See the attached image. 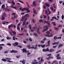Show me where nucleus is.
Here are the masks:
<instances>
[{
	"label": "nucleus",
	"instance_id": "nucleus-27",
	"mask_svg": "<svg viewBox=\"0 0 64 64\" xmlns=\"http://www.w3.org/2000/svg\"><path fill=\"white\" fill-rule=\"evenodd\" d=\"M52 19H56V20H58V19L56 18L55 17L53 16V17L52 18Z\"/></svg>",
	"mask_w": 64,
	"mask_h": 64
},
{
	"label": "nucleus",
	"instance_id": "nucleus-29",
	"mask_svg": "<svg viewBox=\"0 0 64 64\" xmlns=\"http://www.w3.org/2000/svg\"><path fill=\"white\" fill-rule=\"evenodd\" d=\"M45 13L46 15H47L48 14V11H47V10H45Z\"/></svg>",
	"mask_w": 64,
	"mask_h": 64
},
{
	"label": "nucleus",
	"instance_id": "nucleus-47",
	"mask_svg": "<svg viewBox=\"0 0 64 64\" xmlns=\"http://www.w3.org/2000/svg\"><path fill=\"white\" fill-rule=\"evenodd\" d=\"M29 40L31 42L32 41V39H31V38H29Z\"/></svg>",
	"mask_w": 64,
	"mask_h": 64
},
{
	"label": "nucleus",
	"instance_id": "nucleus-25",
	"mask_svg": "<svg viewBox=\"0 0 64 64\" xmlns=\"http://www.w3.org/2000/svg\"><path fill=\"white\" fill-rule=\"evenodd\" d=\"M24 33H22V34H18V35H19L20 36H23V35H24Z\"/></svg>",
	"mask_w": 64,
	"mask_h": 64
},
{
	"label": "nucleus",
	"instance_id": "nucleus-64",
	"mask_svg": "<svg viewBox=\"0 0 64 64\" xmlns=\"http://www.w3.org/2000/svg\"><path fill=\"white\" fill-rule=\"evenodd\" d=\"M43 8L44 9H46V7L45 6H43Z\"/></svg>",
	"mask_w": 64,
	"mask_h": 64
},
{
	"label": "nucleus",
	"instance_id": "nucleus-15",
	"mask_svg": "<svg viewBox=\"0 0 64 64\" xmlns=\"http://www.w3.org/2000/svg\"><path fill=\"white\" fill-rule=\"evenodd\" d=\"M1 18H2L1 19V20H5V18L4 17V16H2Z\"/></svg>",
	"mask_w": 64,
	"mask_h": 64
},
{
	"label": "nucleus",
	"instance_id": "nucleus-13",
	"mask_svg": "<svg viewBox=\"0 0 64 64\" xmlns=\"http://www.w3.org/2000/svg\"><path fill=\"white\" fill-rule=\"evenodd\" d=\"M32 64H38V62H32Z\"/></svg>",
	"mask_w": 64,
	"mask_h": 64
},
{
	"label": "nucleus",
	"instance_id": "nucleus-39",
	"mask_svg": "<svg viewBox=\"0 0 64 64\" xmlns=\"http://www.w3.org/2000/svg\"><path fill=\"white\" fill-rule=\"evenodd\" d=\"M29 28L30 29H32V28H31V24L29 25Z\"/></svg>",
	"mask_w": 64,
	"mask_h": 64
},
{
	"label": "nucleus",
	"instance_id": "nucleus-63",
	"mask_svg": "<svg viewBox=\"0 0 64 64\" xmlns=\"http://www.w3.org/2000/svg\"><path fill=\"white\" fill-rule=\"evenodd\" d=\"M53 34H51L50 35H48V37H52L53 36Z\"/></svg>",
	"mask_w": 64,
	"mask_h": 64
},
{
	"label": "nucleus",
	"instance_id": "nucleus-2",
	"mask_svg": "<svg viewBox=\"0 0 64 64\" xmlns=\"http://www.w3.org/2000/svg\"><path fill=\"white\" fill-rule=\"evenodd\" d=\"M10 53H18V51L12 50V51H10Z\"/></svg>",
	"mask_w": 64,
	"mask_h": 64
},
{
	"label": "nucleus",
	"instance_id": "nucleus-61",
	"mask_svg": "<svg viewBox=\"0 0 64 64\" xmlns=\"http://www.w3.org/2000/svg\"><path fill=\"white\" fill-rule=\"evenodd\" d=\"M38 33V34H41V32H39V31H38V32H37Z\"/></svg>",
	"mask_w": 64,
	"mask_h": 64
},
{
	"label": "nucleus",
	"instance_id": "nucleus-17",
	"mask_svg": "<svg viewBox=\"0 0 64 64\" xmlns=\"http://www.w3.org/2000/svg\"><path fill=\"white\" fill-rule=\"evenodd\" d=\"M46 6H47V7H49L50 6V4H49L48 3H46Z\"/></svg>",
	"mask_w": 64,
	"mask_h": 64
},
{
	"label": "nucleus",
	"instance_id": "nucleus-7",
	"mask_svg": "<svg viewBox=\"0 0 64 64\" xmlns=\"http://www.w3.org/2000/svg\"><path fill=\"white\" fill-rule=\"evenodd\" d=\"M14 44H13V45L14 46H17L18 45V44H19V43L17 42H15L14 43Z\"/></svg>",
	"mask_w": 64,
	"mask_h": 64
},
{
	"label": "nucleus",
	"instance_id": "nucleus-41",
	"mask_svg": "<svg viewBox=\"0 0 64 64\" xmlns=\"http://www.w3.org/2000/svg\"><path fill=\"white\" fill-rule=\"evenodd\" d=\"M9 52V50H7L6 51L4 52V53H8Z\"/></svg>",
	"mask_w": 64,
	"mask_h": 64
},
{
	"label": "nucleus",
	"instance_id": "nucleus-50",
	"mask_svg": "<svg viewBox=\"0 0 64 64\" xmlns=\"http://www.w3.org/2000/svg\"><path fill=\"white\" fill-rule=\"evenodd\" d=\"M18 1L20 2V3H22V4H24V2H22V1H21V0H18Z\"/></svg>",
	"mask_w": 64,
	"mask_h": 64
},
{
	"label": "nucleus",
	"instance_id": "nucleus-3",
	"mask_svg": "<svg viewBox=\"0 0 64 64\" xmlns=\"http://www.w3.org/2000/svg\"><path fill=\"white\" fill-rule=\"evenodd\" d=\"M14 6V5H12L11 6V8H12L16 10H17V7L16 6Z\"/></svg>",
	"mask_w": 64,
	"mask_h": 64
},
{
	"label": "nucleus",
	"instance_id": "nucleus-5",
	"mask_svg": "<svg viewBox=\"0 0 64 64\" xmlns=\"http://www.w3.org/2000/svg\"><path fill=\"white\" fill-rule=\"evenodd\" d=\"M53 57H52L51 56H50L48 57V58H46V59H47V60H50L51 59H53Z\"/></svg>",
	"mask_w": 64,
	"mask_h": 64
},
{
	"label": "nucleus",
	"instance_id": "nucleus-51",
	"mask_svg": "<svg viewBox=\"0 0 64 64\" xmlns=\"http://www.w3.org/2000/svg\"><path fill=\"white\" fill-rule=\"evenodd\" d=\"M8 29H10L11 28V26L9 25L8 27Z\"/></svg>",
	"mask_w": 64,
	"mask_h": 64
},
{
	"label": "nucleus",
	"instance_id": "nucleus-14",
	"mask_svg": "<svg viewBox=\"0 0 64 64\" xmlns=\"http://www.w3.org/2000/svg\"><path fill=\"white\" fill-rule=\"evenodd\" d=\"M2 61L4 62H6L7 61V60L6 58H3L2 59Z\"/></svg>",
	"mask_w": 64,
	"mask_h": 64
},
{
	"label": "nucleus",
	"instance_id": "nucleus-31",
	"mask_svg": "<svg viewBox=\"0 0 64 64\" xmlns=\"http://www.w3.org/2000/svg\"><path fill=\"white\" fill-rule=\"evenodd\" d=\"M6 59L8 60H11V58H6Z\"/></svg>",
	"mask_w": 64,
	"mask_h": 64
},
{
	"label": "nucleus",
	"instance_id": "nucleus-48",
	"mask_svg": "<svg viewBox=\"0 0 64 64\" xmlns=\"http://www.w3.org/2000/svg\"><path fill=\"white\" fill-rule=\"evenodd\" d=\"M24 10H25V8H24L22 10V11H24Z\"/></svg>",
	"mask_w": 64,
	"mask_h": 64
},
{
	"label": "nucleus",
	"instance_id": "nucleus-28",
	"mask_svg": "<svg viewBox=\"0 0 64 64\" xmlns=\"http://www.w3.org/2000/svg\"><path fill=\"white\" fill-rule=\"evenodd\" d=\"M7 2L8 3H11V0H8Z\"/></svg>",
	"mask_w": 64,
	"mask_h": 64
},
{
	"label": "nucleus",
	"instance_id": "nucleus-36",
	"mask_svg": "<svg viewBox=\"0 0 64 64\" xmlns=\"http://www.w3.org/2000/svg\"><path fill=\"white\" fill-rule=\"evenodd\" d=\"M34 13L35 14H37V12H36V10L33 11Z\"/></svg>",
	"mask_w": 64,
	"mask_h": 64
},
{
	"label": "nucleus",
	"instance_id": "nucleus-57",
	"mask_svg": "<svg viewBox=\"0 0 64 64\" xmlns=\"http://www.w3.org/2000/svg\"><path fill=\"white\" fill-rule=\"evenodd\" d=\"M7 61L8 62H13V61H11L9 60H7Z\"/></svg>",
	"mask_w": 64,
	"mask_h": 64
},
{
	"label": "nucleus",
	"instance_id": "nucleus-32",
	"mask_svg": "<svg viewBox=\"0 0 64 64\" xmlns=\"http://www.w3.org/2000/svg\"><path fill=\"white\" fill-rule=\"evenodd\" d=\"M46 33L47 34H50V32L49 31H48L46 32Z\"/></svg>",
	"mask_w": 64,
	"mask_h": 64
},
{
	"label": "nucleus",
	"instance_id": "nucleus-62",
	"mask_svg": "<svg viewBox=\"0 0 64 64\" xmlns=\"http://www.w3.org/2000/svg\"><path fill=\"white\" fill-rule=\"evenodd\" d=\"M51 13V12L50 11V12H48V15H50V14Z\"/></svg>",
	"mask_w": 64,
	"mask_h": 64
},
{
	"label": "nucleus",
	"instance_id": "nucleus-38",
	"mask_svg": "<svg viewBox=\"0 0 64 64\" xmlns=\"http://www.w3.org/2000/svg\"><path fill=\"white\" fill-rule=\"evenodd\" d=\"M45 44H44V45H42V48H44V47H45Z\"/></svg>",
	"mask_w": 64,
	"mask_h": 64
},
{
	"label": "nucleus",
	"instance_id": "nucleus-58",
	"mask_svg": "<svg viewBox=\"0 0 64 64\" xmlns=\"http://www.w3.org/2000/svg\"><path fill=\"white\" fill-rule=\"evenodd\" d=\"M30 12V10H28L27 11L26 13H29Z\"/></svg>",
	"mask_w": 64,
	"mask_h": 64
},
{
	"label": "nucleus",
	"instance_id": "nucleus-1",
	"mask_svg": "<svg viewBox=\"0 0 64 64\" xmlns=\"http://www.w3.org/2000/svg\"><path fill=\"white\" fill-rule=\"evenodd\" d=\"M49 49L48 48H47L46 49H45V48H43L42 49V51L43 52H49Z\"/></svg>",
	"mask_w": 64,
	"mask_h": 64
},
{
	"label": "nucleus",
	"instance_id": "nucleus-35",
	"mask_svg": "<svg viewBox=\"0 0 64 64\" xmlns=\"http://www.w3.org/2000/svg\"><path fill=\"white\" fill-rule=\"evenodd\" d=\"M9 33L10 34V35H11V36H13V34H12V32H9Z\"/></svg>",
	"mask_w": 64,
	"mask_h": 64
},
{
	"label": "nucleus",
	"instance_id": "nucleus-21",
	"mask_svg": "<svg viewBox=\"0 0 64 64\" xmlns=\"http://www.w3.org/2000/svg\"><path fill=\"white\" fill-rule=\"evenodd\" d=\"M54 51V50L52 49H50V50L49 52H52L53 51Z\"/></svg>",
	"mask_w": 64,
	"mask_h": 64
},
{
	"label": "nucleus",
	"instance_id": "nucleus-6",
	"mask_svg": "<svg viewBox=\"0 0 64 64\" xmlns=\"http://www.w3.org/2000/svg\"><path fill=\"white\" fill-rule=\"evenodd\" d=\"M60 56V54H58L57 56H56V57L57 58V59L58 60H59V59H61V58L60 57H59Z\"/></svg>",
	"mask_w": 64,
	"mask_h": 64
},
{
	"label": "nucleus",
	"instance_id": "nucleus-9",
	"mask_svg": "<svg viewBox=\"0 0 64 64\" xmlns=\"http://www.w3.org/2000/svg\"><path fill=\"white\" fill-rule=\"evenodd\" d=\"M50 40H49L48 41V45H46V47H48V46H50Z\"/></svg>",
	"mask_w": 64,
	"mask_h": 64
},
{
	"label": "nucleus",
	"instance_id": "nucleus-34",
	"mask_svg": "<svg viewBox=\"0 0 64 64\" xmlns=\"http://www.w3.org/2000/svg\"><path fill=\"white\" fill-rule=\"evenodd\" d=\"M24 17H22V18L21 19V21H24Z\"/></svg>",
	"mask_w": 64,
	"mask_h": 64
},
{
	"label": "nucleus",
	"instance_id": "nucleus-45",
	"mask_svg": "<svg viewBox=\"0 0 64 64\" xmlns=\"http://www.w3.org/2000/svg\"><path fill=\"white\" fill-rule=\"evenodd\" d=\"M64 15H62V20L63 19H64Z\"/></svg>",
	"mask_w": 64,
	"mask_h": 64
},
{
	"label": "nucleus",
	"instance_id": "nucleus-16",
	"mask_svg": "<svg viewBox=\"0 0 64 64\" xmlns=\"http://www.w3.org/2000/svg\"><path fill=\"white\" fill-rule=\"evenodd\" d=\"M4 16L5 17H7L8 16V14H7L6 13H4L3 14Z\"/></svg>",
	"mask_w": 64,
	"mask_h": 64
},
{
	"label": "nucleus",
	"instance_id": "nucleus-8",
	"mask_svg": "<svg viewBox=\"0 0 64 64\" xmlns=\"http://www.w3.org/2000/svg\"><path fill=\"white\" fill-rule=\"evenodd\" d=\"M12 33H13V35L15 36L16 35V32L14 31H11Z\"/></svg>",
	"mask_w": 64,
	"mask_h": 64
},
{
	"label": "nucleus",
	"instance_id": "nucleus-55",
	"mask_svg": "<svg viewBox=\"0 0 64 64\" xmlns=\"http://www.w3.org/2000/svg\"><path fill=\"white\" fill-rule=\"evenodd\" d=\"M40 30V28H38L37 29V32L38 31H39Z\"/></svg>",
	"mask_w": 64,
	"mask_h": 64
},
{
	"label": "nucleus",
	"instance_id": "nucleus-23",
	"mask_svg": "<svg viewBox=\"0 0 64 64\" xmlns=\"http://www.w3.org/2000/svg\"><path fill=\"white\" fill-rule=\"evenodd\" d=\"M54 40H56L57 39V36H55L54 37Z\"/></svg>",
	"mask_w": 64,
	"mask_h": 64
},
{
	"label": "nucleus",
	"instance_id": "nucleus-4",
	"mask_svg": "<svg viewBox=\"0 0 64 64\" xmlns=\"http://www.w3.org/2000/svg\"><path fill=\"white\" fill-rule=\"evenodd\" d=\"M21 50H22L23 53H24V52H26V53H27L26 48H23V49Z\"/></svg>",
	"mask_w": 64,
	"mask_h": 64
},
{
	"label": "nucleus",
	"instance_id": "nucleus-59",
	"mask_svg": "<svg viewBox=\"0 0 64 64\" xmlns=\"http://www.w3.org/2000/svg\"><path fill=\"white\" fill-rule=\"evenodd\" d=\"M37 26H35L34 28H33V29H36V28H37Z\"/></svg>",
	"mask_w": 64,
	"mask_h": 64
},
{
	"label": "nucleus",
	"instance_id": "nucleus-60",
	"mask_svg": "<svg viewBox=\"0 0 64 64\" xmlns=\"http://www.w3.org/2000/svg\"><path fill=\"white\" fill-rule=\"evenodd\" d=\"M37 49V46H35L34 47V50H36V49Z\"/></svg>",
	"mask_w": 64,
	"mask_h": 64
},
{
	"label": "nucleus",
	"instance_id": "nucleus-46",
	"mask_svg": "<svg viewBox=\"0 0 64 64\" xmlns=\"http://www.w3.org/2000/svg\"><path fill=\"white\" fill-rule=\"evenodd\" d=\"M41 43H45V41L43 40H42L41 42Z\"/></svg>",
	"mask_w": 64,
	"mask_h": 64
},
{
	"label": "nucleus",
	"instance_id": "nucleus-11",
	"mask_svg": "<svg viewBox=\"0 0 64 64\" xmlns=\"http://www.w3.org/2000/svg\"><path fill=\"white\" fill-rule=\"evenodd\" d=\"M2 9H3V10H4L5 9V4H4L2 6Z\"/></svg>",
	"mask_w": 64,
	"mask_h": 64
},
{
	"label": "nucleus",
	"instance_id": "nucleus-42",
	"mask_svg": "<svg viewBox=\"0 0 64 64\" xmlns=\"http://www.w3.org/2000/svg\"><path fill=\"white\" fill-rule=\"evenodd\" d=\"M31 54L30 52H28L27 54V57H28V56L29 55Z\"/></svg>",
	"mask_w": 64,
	"mask_h": 64
},
{
	"label": "nucleus",
	"instance_id": "nucleus-12",
	"mask_svg": "<svg viewBox=\"0 0 64 64\" xmlns=\"http://www.w3.org/2000/svg\"><path fill=\"white\" fill-rule=\"evenodd\" d=\"M32 4L34 6H37V4L35 3V1L33 2H32Z\"/></svg>",
	"mask_w": 64,
	"mask_h": 64
},
{
	"label": "nucleus",
	"instance_id": "nucleus-33",
	"mask_svg": "<svg viewBox=\"0 0 64 64\" xmlns=\"http://www.w3.org/2000/svg\"><path fill=\"white\" fill-rule=\"evenodd\" d=\"M57 62V61L56 60H54L52 62V64H54V63H55V62Z\"/></svg>",
	"mask_w": 64,
	"mask_h": 64
},
{
	"label": "nucleus",
	"instance_id": "nucleus-37",
	"mask_svg": "<svg viewBox=\"0 0 64 64\" xmlns=\"http://www.w3.org/2000/svg\"><path fill=\"white\" fill-rule=\"evenodd\" d=\"M34 34L35 36L36 37H37V34L34 33Z\"/></svg>",
	"mask_w": 64,
	"mask_h": 64
},
{
	"label": "nucleus",
	"instance_id": "nucleus-53",
	"mask_svg": "<svg viewBox=\"0 0 64 64\" xmlns=\"http://www.w3.org/2000/svg\"><path fill=\"white\" fill-rule=\"evenodd\" d=\"M29 10V8H25V10H26V11H27L28 10Z\"/></svg>",
	"mask_w": 64,
	"mask_h": 64
},
{
	"label": "nucleus",
	"instance_id": "nucleus-49",
	"mask_svg": "<svg viewBox=\"0 0 64 64\" xmlns=\"http://www.w3.org/2000/svg\"><path fill=\"white\" fill-rule=\"evenodd\" d=\"M7 45H8V46H11V44L10 43H8L6 44Z\"/></svg>",
	"mask_w": 64,
	"mask_h": 64
},
{
	"label": "nucleus",
	"instance_id": "nucleus-52",
	"mask_svg": "<svg viewBox=\"0 0 64 64\" xmlns=\"http://www.w3.org/2000/svg\"><path fill=\"white\" fill-rule=\"evenodd\" d=\"M12 3L13 4L12 5H14L15 4V3L13 1L12 2Z\"/></svg>",
	"mask_w": 64,
	"mask_h": 64
},
{
	"label": "nucleus",
	"instance_id": "nucleus-19",
	"mask_svg": "<svg viewBox=\"0 0 64 64\" xmlns=\"http://www.w3.org/2000/svg\"><path fill=\"white\" fill-rule=\"evenodd\" d=\"M11 39V38L9 36H8L6 37V39L7 40H10V39Z\"/></svg>",
	"mask_w": 64,
	"mask_h": 64
},
{
	"label": "nucleus",
	"instance_id": "nucleus-18",
	"mask_svg": "<svg viewBox=\"0 0 64 64\" xmlns=\"http://www.w3.org/2000/svg\"><path fill=\"white\" fill-rule=\"evenodd\" d=\"M22 63L23 64H25V60H23L22 61Z\"/></svg>",
	"mask_w": 64,
	"mask_h": 64
},
{
	"label": "nucleus",
	"instance_id": "nucleus-26",
	"mask_svg": "<svg viewBox=\"0 0 64 64\" xmlns=\"http://www.w3.org/2000/svg\"><path fill=\"white\" fill-rule=\"evenodd\" d=\"M25 24H26V22L24 21L22 24V26H24V25H25Z\"/></svg>",
	"mask_w": 64,
	"mask_h": 64
},
{
	"label": "nucleus",
	"instance_id": "nucleus-20",
	"mask_svg": "<svg viewBox=\"0 0 64 64\" xmlns=\"http://www.w3.org/2000/svg\"><path fill=\"white\" fill-rule=\"evenodd\" d=\"M6 11H7L8 12H10V10L9 9H8V8H6L5 9Z\"/></svg>",
	"mask_w": 64,
	"mask_h": 64
},
{
	"label": "nucleus",
	"instance_id": "nucleus-44",
	"mask_svg": "<svg viewBox=\"0 0 64 64\" xmlns=\"http://www.w3.org/2000/svg\"><path fill=\"white\" fill-rule=\"evenodd\" d=\"M17 29L18 30H20V28L19 27V26H18L17 28Z\"/></svg>",
	"mask_w": 64,
	"mask_h": 64
},
{
	"label": "nucleus",
	"instance_id": "nucleus-56",
	"mask_svg": "<svg viewBox=\"0 0 64 64\" xmlns=\"http://www.w3.org/2000/svg\"><path fill=\"white\" fill-rule=\"evenodd\" d=\"M10 26L12 28L13 27V26H14V25H13V24H11L10 25Z\"/></svg>",
	"mask_w": 64,
	"mask_h": 64
},
{
	"label": "nucleus",
	"instance_id": "nucleus-40",
	"mask_svg": "<svg viewBox=\"0 0 64 64\" xmlns=\"http://www.w3.org/2000/svg\"><path fill=\"white\" fill-rule=\"evenodd\" d=\"M48 22H49V21H44V24L45 23H47Z\"/></svg>",
	"mask_w": 64,
	"mask_h": 64
},
{
	"label": "nucleus",
	"instance_id": "nucleus-30",
	"mask_svg": "<svg viewBox=\"0 0 64 64\" xmlns=\"http://www.w3.org/2000/svg\"><path fill=\"white\" fill-rule=\"evenodd\" d=\"M39 21L40 23H41V22H43V20L42 19H40L39 20Z\"/></svg>",
	"mask_w": 64,
	"mask_h": 64
},
{
	"label": "nucleus",
	"instance_id": "nucleus-10",
	"mask_svg": "<svg viewBox=\"0 0 64 64\" xmlns=\"http://www.w3.org/2000/svg\"><path fill=\"white\" fill-rule=\"evenodd\" d=\"M30 17L29 14H26L24 16V18H26V17Z\"/></svg>",
	"mask_w": 64,
	"mask_h": 64
},
{
	"label": "nucleus",
	"instance_id": "nucleus-24",
	"mask_svg": "<svg viewBox=\"0 0 64 64\" xmlns=\"http://www.w3.org/2000/svg\"><path fill=\"white\" fill-rule=\"evenodd\" d=\"M54 29L56 30H59V28H56V27H54Z\"/></svg>",
	"mask_w": 64,
	"mask_h": 64
},
{
	"label": "nucleus",
	"instance_id": "nucleus-22",
	"mask_svg": "<svg viewBox=\"0 0 64 64\" xmlns=\"http://www.w3.org/2000/svg\"><path fill=\"white\" fill-rule=\"evenodd\" d=\"M63 46V44H59L58 46V48H59L60 47H62Z\"/></svg>",
	"mask_w": 64,
	"mask_h": 64
},
{
	"label": "nucleus",
	"instance_id": "nucleus-54",
	"mask_svg": "<svg viewBox=\"0 0 64 64\" xmlns=\"http://www.w3.org/2000/svg\"><path fill=\"white\" fill-rule=\"evenodd\" d=\"M32 21L34 23H35V20H34V19H33L32 20Z\"/></svg>",
	"mask_w": 64,
	"mask_h": 64
},
{
	"label": "nucleus",
	"instance_id": "nucleus-43",
	"mask_svg": "<svg viewBox=\"0 0 64 64\" xmlns=\"http://www.w3.org/2000/svg\"><path fill=\"white\" fill-rule=\"evenodd\" d=\"M17 47H19L20 48H22V46L20 45L17 46Z\"/></svg>",
	"mask_w": 64,
	"mask_h": 64
}]
</instances>
